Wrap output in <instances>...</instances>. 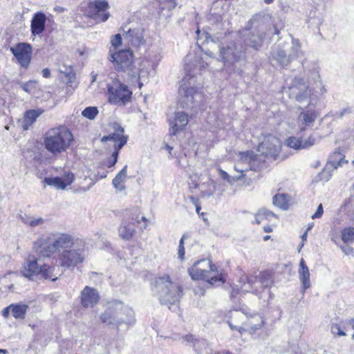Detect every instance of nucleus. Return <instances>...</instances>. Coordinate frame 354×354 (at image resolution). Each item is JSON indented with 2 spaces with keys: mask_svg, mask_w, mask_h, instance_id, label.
Returning a JSON list of instances; mask_svg holds the SVG:
<instances>
[{
  "mask_svg": "<svg viewBox=\"0 0 354 354\" xmlns=\"http://www.w3.org/2000/svg\"><path fill=\"white\" fill-rule=\"evenodd\" d=\"M215 354H233V353H232L227 351H222L217 352Z\"/></svg>",
  "mask_w": 354,
  "mask_h": 354,
  "instance_id": "60",
  "label": "nucleus"
},
{
  "mask_svg": "<svg viewBox=\"0 0 354 354\" xmlns=\"http://www.w3.org/2000/svg\"><path fill=\"white\" fill-rule=\"evenodd\" d=\"M75 245L74 238L67 233L50 234L43 236L33 243L35 252L41 257L54 258L57 254L59 266L75 268L84 261L82 250H71Z\"/></svg>",
  "mask_w": 354,
  "mask_h": 354,
  "instance_id": "1",
  "label": "nucleus"
},
{
  "mask_svg": "<svg viewBox=\"0 0 354 354\" xmlns=\"http://www.w3.org/2000/svg\"><path fill=\"white\" fill-rule=\"evenodd\" d=\"M115 308L112 332L116 330L118 337L122 336L129 327L136 323L135 313L132 308L112 301V308Z\"/></svg>",
  "mask_w": 354,
  "mask_h": 354,
  "instance_id": "7",
  "label": "nucleus"
},
{
  "mask_svg": "<svg viewBox=\"0 0 354 354\" xmlns=\"http://www.w3.org/2000/svg\"><path fill=\"white\" fill-rule=\"evenodd\" d=\"M239 290L238 289L233 288L231 292V298L234 299L236 295L239 294Z\"/></svg>",
  "mask_w": 354,
  "mask_h": 354,
  "instance_id": "58",
  "label": "nucleus"
},
{
  "mask_svg": "<svg viewBox=\"0 0 354 354\" xmlns=\"http://www.w3.org/2000/svg\"><path fill=\"white\" fill-rule=\"evenodd\" d=\"M238 157L234 165V169L240 172L241 175H244L243 173L249 170H259L265 164V159L262 156L257 154L252 151L240 152Z\"/></svg>",
  "mask_w": 354,
  "mask_h": 354,
  "instance_id": "10",
  "label": "nucleus"
},
{
  "mask_svg": "<svg viewBox=\"0 0 354 354\" xmlns=\"http://www.w3.org/2000/svg\"><path fill=\"white\" fill-rule=\"evenodd\" d=\"M307 232H306L301 236V239H302V241H304L305 240H306V236H307Z\"/></svg>",
  "mask_w": 354,
  "mask_h": 354,
  "instance_id": "64",
  "label": "nucleus"
},
{
  "mask_svg": "<svg viewBox=\"0 0 354 354\" xmlns=\"http://www.w3.org/2000/svg\"><path fill=\"white\" fill-rule=\"evenodd\" d=\"M344 160L342 155L339 152H335L330 157L328 164L336 169L337 167L341 166Z\"/></svg>",
  "mask_w": 354,
  "mask_h": 354,
  "instance_id": "42",
  "label": "nucleus"
},
{
  "mask_svg": "<svg viewBox=\"0 0 354 354\" xmlns=\"http://www.w3.org/2000/svg\"><path fill=\"white\" fill-rule=\"evenodd\" d=\"M353 246L354 245H351V243H344V245L342 246L341 249L344 253L348 254L353 252Z\"/></svg>",
  "mask_w": 354,
  "mask_h": 354,
  "instance_id": "53",
  "label": "nucleus"
},
{
  "mask_svg": "<svg viewBox=\"0 0 354 354\" xmlns=\"http://www.w3.org/2000/svg\"><path fill=\"white\" fill-rule=\"evenodd\" d=\"M100 320L102 324H109L111 322V315L109 312H106L101 315Z\"/></svg>",
  "mask_w": 354,
  "mask_h": 354,
  "instance_id": "52",
  "label": "nucleus"
},
{
  "mask_svg": "<svg viewBox=\"0 0 354 354\" xmlns=\"http://www.w3.org/2000/svg\"><path fill=\"white\" fill-rule=\"evenodd\" d=\"M286 145L294 149L299 150L302 149V139L296 137H289L285 141Z\"/></svg>",
  "mask_w": 354,
  "mask_h": 354,
  "instance_id": "40",
  "label": "nucleus"
},
{
  "mask_svg": "<svg viewBox=\"0 0 354 354\" xmlns=\"http://www.w3.org/2000/svg\"><path fill=\"white\" fill-rule=\"evenodd\" d=\"M186 239V236L184 234L182 236L180 241H179V245H178V257L183 260L185 257V247H184V240Z\"/></svg>",
  "mask_w": 354,
  "mask_h": 354,
  "instance_id": "47",
  "label": "nucleus"
},
{
  "mask_svg": "<svg viewBox=\"0 0 354 354\" xmlns=\"http://www.w3.org/2000/svg\"><path fill=\"white\" fill-rule=\"evenodd\" d=\"M120 31L122 32L124 41L127 45L139 46L144 44L143 31L138 23L128 21L121 26Z\"/></svg>",
  "mask_w": 354,
  "mask_h": 354,
  "instance_id": "11",
  "label": "nucleus"
},
{
  "mask_svg": "<svg viewBox=\"0 0 354 354\" xmlns=\"http://www.w3.org/2000/svg\"><path fill=\"white\" fill-rule=\"evenodd\" d=\"M281 149V142L275 136L268 135L264 140L259 144L258 151L261 153L263 158L265 157L275 158L278 156Z\"/></svg>",
  "mask_w": 354,
  "mask_h": 354,
  "instance_id": "15",
  "label": "nucleus"
},
{
  "mask_svg": "<svg viewBox=\"0 0 354 354\" xmlns=\"http://www.w3.org/2000/svg\"><path fill=\"white\" fill-rule=\"evenodd\" d=\"M274 216V213L266 209H261L258 211L255 216V221L257 224H260L263 219H268L270 216Z\"/></svg>",
  "mask_w": 354,
  "mask_h": 354,
  "instance_id": "41",
  "label": "nucleus"
},
{
  "mask_svg": "<svg viewBox=\"0 0 354 354\" xmlns=\"http://www.w3.org/2000/svg\"><path fill=\"white\" fill-rule=\"evenodd\" d=\"M41 113V111L39 110L31 109L26 111L24 114V129L26 130L28 129V128L36 121Z\"/></svg>",
  "mask_w": 354,
  "mask_h": 354,
  "instance_id": "35",
  "label": "nucleus"
},
{
  "mask_svg": "<svg viewBox=\"0 0 354 354\" xmlns=\"http://www.w3.org/2000/svg\"><path fill=\"white\" fill-rule=\"evenodd\" d=\"M201 209V207L198 204L196 205V211L197 214L200 213Z\"/></svg>",
  "mask_w": 354,
  "mask_h": 354,
  "instance_id": "63",
  "label": "nucleus"
},
{
  "mask_svg": "<svg viewBox=\"0 0 354 354\" xmlns=\"http://www.w3.org/2000/svg\"><path fill=\"white\" fill-rule=\"evenodd\" d=\"M264 324L263 317L259 315L255 314L250 317L246 316L245 322L244 324L243 331H248L251 334L254 333L257 330H259Z\"/></svg>",
  "mask_w": 354,
  "mask_h": 354,
  "instance_id": "24",
  "label": "nucleus"
},
{
  "mask_svg": "<svg viewBox=\"0 0 354 354\" xmlns=\"http://www.w3.org/2000/svg\"><path fill=\"white\" fill-rule=\"evenodd\" d=\"M288 95L290 98L294 99L299 103L306 102L310 104L309 100L311 95V90L308 86L301 78H295L288 87Z\"/></svg>",
  "mask_w": 354,
  "mask_h": 354,
  "instance_id": "13",
  "label": "nucleus"
},
{
  "mask_svg": "<svg viewBox=\"0 0 354 354\" xmlns=\"http://www.w3.org/2000/svg\"><path fill=\"white\" fill-rule=\"evenodd\" d=\"M272 58L281 67L288 66L292 62L286 49L279 45L273 48Z\"/></svg>",
  "mask_w": 354,
  "mask_h": 354,
  "instance_id": "25",
  "label": "nucleus"
},
{
  "mask_svg": "<svg viewBox=\"0 0 354 354\" xmlns=\"http://www.w3.org/2000/svg\"><path fill=\"white\" fill-rule=\"evenodd\" d=\"M12 315L17 319H24L26 317L28 306L23 304H12Z\"/></svg>",
  "mask_w": 354,
  "mask_h": 354,
  "instance_id": "34",
  "label": "nucleus"
},
{
  "mask_svg": "<svg viewBox=\"0 0 354 354\" xmlns=\"http://www.w3.org/2000/svg\"><path fill=\"white\" fill-rule=\"evenodd\" d=\"M64 75L66 78V86L68 90L67 93L72 94L78 85V82L76 81V74L75 72L71 71L65 72Z\"/></svg>",
  "mask_w": 354,
  "mask_h": 354,
  "instance_id": "36",
  "label": "nucleus"
},
{
  "mask_svg": "<svg viewBox=\"0 0 354 354\" xmlns=\"http://www.w3.org/2000/svg\"><path fill=\"white\" fill-rule=\"evenodd\" d=\"M127 165H124L123 168L117 174L112 180V185L116 189V192H124L126 189L125 182L127 179Z\"/></svg>",
  "mask_w": 354,
  "mask_h": 354,
  "instance_id": "28",
  "label": "nucleus"
},
{
  "mask_svg": "<svg viewBox=\"0 0 354 354\" xmlns=\"http://www.w3.org/2000/svg\"><path fill=\"white\" fill-rule=\"evenodd\" d=\"M109 8L107 0H86L80 4V10L84 17L98 24L109 18Z\"/></svg>",
  "mask_w": 354,
  "mask_h": 354,
  "instance_id": "9",
  "label": "nucleus"
},
{
  "mask_svg": "<svg viewBox=\"0 0 354 354\" xmlns=\"http://www.w3.org/2000/svg\"><path fill=\"white\" fill-rule=\"evenodd\" d=\"M207 66V63L199 55H195L194 57L189 55L186 57L185 69L187 73L182 80L179 88V103L183 108L192 109L196 108L201 102L202 93L198 91L201 84H196V75Z\"/></svg>",
  "mask_w": 354,
  "mask_h": 354,
  "instance_id": "2",
  "label": "nucleus"
},
{
  "mask_svg": "<svg viewBox=\"0 0 354 354\" xmlns=\"http://www.w3.org/2000/svg\"><path fill=\"white\" fill-rule=\"evenodd\" d=\"M330 330H331V333L333 335H339V336H346V333H344L341 329V327L337 324H333L331 326Z\"/></svg>",
  "mask_w": 354,
  "mask_h": 354,
  "instance_id": "50",
  "label": "nucleus"
},
{
  "mask_svg": "<svg viewBox=\"0 0 354 354\" xmlns=\"http://www.w3.org/2000/svg\"><path fill=\"white\" fill-rule=\"evenodd\" d=\"M298 273L299 280L302 284L303 292H304L305 290L310 286V271L308 266L306 265L304 259L300 260Z\"/></svg>",
  "mask_w": 354,
  "mask_h": 354,
  "instance_id": "30",
  "label": "nucleus"
},
{
  "mask_svg": "<svg viewBox=\"0 0 354 354\" xmlns=\"http://www.w3.org/2000/svg\"><path fill=\"white\" fill-rule=\"evenodd\" d=\"M183 339L186 341L190 346H193L194 349L198 354L207 353V343L206 340L201 339H194L192 335H186L183 337Z\"/></svg>",
  "mask_w": 354,
  "mask_h": 354,
  "instance_id": "29",
  "label": "nucleus"
},
{
  "mask_svg": "<svg viewBox=\"0 0 354 354\" xmlns=\"http://www.w3.org/2000/svg\"><path fill=\"white\" fill-rule=\"evenodd\" d=\"M207 48H201L202 50L210 57H214L215 50H218V60L223 63L225 69L230 73L241 75L245 64L246 56L245 48L241 43L232 42L227 46L217 45L210 38L207 39Z\"/></svg>",
  "mask_w": 354,
  "mask_h": 354,
  "instance_id": "3",
  "label": "nucleus"
},
{
  "mask_svg": "<svg viewBox=\"0 0 354 354\" xmlns=\"http://www.w3.org/2000/svg\"><path fill=\"white\" fill-rule=\"evenodd\" d=\"M98 112L96 106H88L82 111V115L87 119L93 120L98 114Z\"/></svg>",
  "mask_w": 354,
  "mask_h": 354,
  "instance_id": "43",
  "label": "nucleus"
},
{
  "mask_svg": "<svg viewBox=\"0 0 354 354\" xmlns=\"http://www.w3.org/2000/svg\"><path fill=\"white\" fill-rule=\"evenodd\" d=\"M110 139H111V135L102 137L101 140H102V142H105V141H106L108 140H110Z\"/></svg>",
  "mask_w": 354,
  "mask_h": 354,
  "instance_id": "61",
  "label": "nucleus"
},
{
  "mask_svg": "<svg viewBox=\"0 0 354 354\" xmlns=\"http://www.w3.org/2000/svg\"><path fill=\"white\" fill-rule=\"evenodd\" d=\"M10 50L21 68H28L33 55V48L30 44L18 42L14 46L10 47Z\"/></svg>",
  "mask_w": 354,
  "mask_h": 354,
  "instance_id": "12",
  "label": "nucleus"
},
{
  "mask_svg": "<svg viewBox=\"0 0 354 354\" xmlns=\"http://www.w3.org/2000/svg\"><path fill=\"white\" fill-rule=\"evenodd\" d=\"M132 98V91L128 86L121 83L118 79L112 80V103L123 106L129 103Z\"/></svg>",
  "mask_w": 354,
  "mask_h": 354,
  "instance_id": "14",
  "label": "nucleus"
},
{
  "mask_svg": "<svg viewBox=\"0 0 354 354\" xmlns=\"http://www.w3.org/2000/svg\"><path fill=\"white\" fill-rule=\"evenodd\" d=\"M189 199L194 204H195V205L198 204L197 200L194 196H190Z\"/></svg>",
  "mask_w": 354,
  "mask_h": 354,
  "instance_id": "62",
  "label": "nucleus"
},
{
  "mask_svg": "<svg viewBox=\"0 0 354 354\" xmlns=\"http://www.w3.org/2000/svg\"><path fill=\"white\" fill-rule=\"evenodd\" d=\"M44 223V219L42 218H38L37 219H33L30 221L29 225L31 227H35L37 225H41Z\"/></svg>",
  "mask_w": 354,
  "mask_h": 354,
  "instance_id": "54",
  "label": "nucleus"
},
{
  "mask_svg": "<svg viewBox=\"0 0 354 354\" xmlns=\"http://www.w3.org/2000/svg\"><path fill=\"white\" fill-rule=\"evenodd\" d=\"M112 64L118 71L126 72L131 70L133 65V52L129 49H124L112 55Z\"/></svg>",
  "mask_w": 354,
  "mask_h": 354,
  "instance_id": "16",
  "label": "nucleus"
},
{
  "mask_svg": "<svg viewBox=\"0 0 354 354\" xmlns=\"http://www.w3.org/2000/svg\"><path fill=\"white\" fill-rule=\"evenodd\" d=\"M46 17L41 12H37L32 16L30 21V30L32 36L41 34L46 27Z\"/></svg>",
  "mask_w": 354,
  "mask_h": 354,
  "instance_id": "22",
  "label": "nucleus"
},
{
  "mask_svg": "<svg viewBox=\"0 0 354 354\" xmlns=\"http://www.w3.org/2000/svg\"><path fill=\"white\" fill-rule=\"evenodd\" d=\"M219 176L225 180H227L228 183H232L233 182H236L240 180L244 175H241L239 176H230L224 170L219 169H218Z\"/></svg>",
  "mask_w": 354,
  "mask_h": 354,
  "instance_id": "45",
  "label": "nucleus"
},
{
  "mask_svg": "<svg viewBox=\"0 0 354 354\" xmlns=\"http://www.w3.org/2000/svg\"><path fill=\"white\" fill-rule=\"evenodd\" d=\"M317 142V140L313 136L310 135L308 138L302 139L303 149H308L315 145Z\"/></svg>",
  "mask_w": 354,
  "mask_h": 354,
  "instance_id": "46",
  "label": "nucleus"
},
{
  "mask_svg": "<svg viewBox=\"0 0 354 354\" xmlns=\"http://www.w3.org/2000/svg\"><path fill=\"white\" fill-rule=\"evenodd\" d=\"M248 283L252 286L254 283H259L262 288H267L271 286L272 280L268 272H261L258 277H255L254 281L249 279Z\"/></svg>",
  "mask_w": 354,
  "mask_h": 354,
  "instance_id": "33",
  "label": "nucleus"
},
{
  "mask_svg": "<svg viewBox=\"0 0 354 354\" xmlns=\"http://www.w3.org/2000/svg\"><path fill=\"white\" fill-rule=\"evenodd\" d=\"M10 310L12 311V307H10V305H9L6 308H3V310H2V315L5 318H8L10 315Z\"/></svg>",
  "mask_w": 354,
  "mask_h": 354,
  "instance_id": "56",
  "label": "nucleus"
},
{
  "mask_svg": "<svg viewBox=\"0 0 354 354\" xmlns=\"http://www.w3.org/2000/svg\"><path fill=\"white\" fill-rule=\"evenodd\" d=\"M114 151L112 153V167H113L118 161V157L119 151L117 149H114Z\"/></svg>",
  "mask_w": 354,
  "mask_h": 354,
  "instance_id": "55",
  "label": "nucleus"
},
{
  "mask_svg": "<svg viewBox=\"0 0 354 354\" xmlns=\"http://www.w3.org/2000/svg\"><path fill=\"white\" fill-rule=\"evenodd\" d=\"M152 290L160 303L168 306L169 309L170 306L178 302L183 295L182 287L172 282L170 277L166 274L155 279Z\"/></svg>",
  "mask_w": 354,
  "mask_h": 354,
  "instance_id": "5",
  "label": "nucleus"
},
{
  "mask_svg": "<svg viewBox=\"0 0 354 354\" xmlns=\"http://www.w3.org/2000/svg\"><path fill=\"white\" fill-rule=\"evenodd\" d=\"M42 76L45 78H48L50 77V71L48 68H45L41 71Z\"/></svg>",
  "mask_w": 354,
  "mask_h": 354,
  "instance_id": "57",
  "label": "nucleus"
},
{
  "mask_svg": "<svg viewBox=\"0 0 354 354\" xmlns=\"http://www.w3.org/2000/svg\"><path fill=\"white\" fill-rule=\"evenodd\" d=\"M37 82L35 80H29L24 83L23 89L29 94H35L37 90Z\"/></svg>",
  "mask_w": 354,
  "mask_h": 354,
  "instance_id": "44",
  "label": "nucleus"
},
{
  "mask_svg": "<svg viewBox=\"0 0 354 354\" xmlns=\"http://www.w3.org/2000/svg\"><path fill=\"white\" fill-rule=\"evenodd\" d=\"M75 179L74 174L71 171L64 172L62 177H46L44 182L50 186H54L58 189H64L72 184Z\"/></svg>",
  "mask_w": 354,
  "mask_h": 354,
  "instance_id": "20",
  "label": "nucleus"
},
{
  "mask_svg": "<svg viewBox=\"0 0 354 354\" xmlns=\"http://www.w3.org/2000/svg\"><path fill=\"white\" fill-rule=\"evenodd\" d=\"M74 136L66 126L59 125L49 129L44 135L43 145L54 156L66 152L73 145Z\"/></svg>",
  "mask_w": 354,
  "mask_h": 354,
  "instance_id": "4",
  "label": "nucleus"
},
{
  "mask_svg": "<svg viewBox=\"0 0 354 354\" xmlns=\"http://www.w3.org/2000/svg\"><path fill=\"white\" fill-rule=\"evenodd\" d=\"M263 37L264 36L263 32H260L259 30H254V31L249 32L245 35L244 42L245 45L257 50L261 46Z\"/></svg>",
  "mask_w": 354,
  "mask_h": 354,
  "instance_id": "26",
  "label": "nucleus"
},
{
  "mask_svg": "<svg viewBox=\"0 0 354 354\" xmlns=\"http://www.w3.org/2000/svg\"><path fill=\"white\" fill-rule=\"evenodd\" d=\"M288 56L290 58L291 62L302 55L300 43L297 39H292L291 46L286 49Z\"/></svg>",
  "mask_w": 354,
  "mask_h": 354,
  "instance_id": "32",
  "label": "nucleus"
},
{
  "mask_svg": "<svg viewBox=\"0 0 354 354\" xmlns=\"http://www.w3.org/2000/svg\"><path fill=\"white\" fill-rule=\"evenodd\" d=\"M216 271V267L212 264L209 260L205 259L196 261L188 270V272L192 279H203L212 286L216 283H220L221 284L224 283L221 276L212 275V273Z\"/></svg>",
  "mask_w": 354,
  "mask_h": 354,
  "instance_id": "8",
  "label": "nucleus"
},
{
  "mask_svg": "<svg viewBox=\"0 0 354 354\" xmlns=\"http://www.w3.org/2000/svg\"><path fill=\"white\" fill-rule=\"evenodd\" d=\"M128 138L123 127L118 123H112V143L114 149L120 150L127 144Z\"/></svg>",
  "mask_w": 354,
  "mask_h": 354,
  "instance_id": "21",
  "label": "nucleus"
},
{
  "mask_svg": "<svg viewBox=\"0 0 354 354\" xmlns=\"http://www.w3.org/2000/svg\"><path fill=\"white\" fill-rule=\"evenodd\" d=\"M136 232L134 223H129L127 221L122 222L121 226L119 227V236L124 240H130Z\"/></svg>",
  "mask_w": 354,
  "mask_h": 354,
  "instance_id": "31",
  "label": "nucleus"
},
{
  "mask_svg": "<svg viewBox=\"0 0 354 354\" xmlns=\"http://www.w3.org/2000/svg\"><path fill=\"white\" fill-rule=\"evenodd\" d=\"M324 212L322 204H319L316 212L311 216L313 219L321 218Z\"/></svg>",
  "mask_w": 354,
  "mask_h": 354,
  "instance_id": "51",
  "label": "nucleus"
},
{
  "mask_svg": "<svg viewBox=\"0 0 354 354\" xmlns=\"http://www.w3.org/2000/svg\"><path fill=\"white\" fill-rule=\"evenodd\" d=\"M301 111L297 119L298 127L301 131L313 127L319 114L317 111L311 108H300Z\"/></svg>",
  "mask_w": 354,
  "mask_h": 354,
  "instance_id": "17",
  "label": "nucleus"
},
{
  "mask_svg": "<svg viewBox=\"0 0 354 354\" xmlns=\"http://www.w3.org/2000/svg\"><path fill=\"white\" fill-rule=\"evenodd\" d=\"M289 197L284 194H278L273 197V204L283 209L288 208Z\"/></svg>",
  "mask_w": 354,
  "mask_h": 354,
  "instance_id": "37",
  "label": "nucleus"
},
{
  "mask_svg": "<svg viewBox=\"0 0 354 354\" xmlns=\"http://www.w3.org/2000/svg\"><path fill=\"white\" fill-rule=\"evenodd\" d=\"M189 122L188 115L183 111L176 112L174 120H170V133L176 135L179 130H182Z\"/></svg>",
  "mask_w": 354,
  "mask_h": 354,
  "instance_id": "23",
  "label": "nucleus"
},
{
  "mask_svg": "<svg viewBox=\"0 0 354 354\" xmlns=\"http://www.w3.org/2000/svg\"><path fill=\"white\" fill-rule=\"evenodd\" d=\"M243 308H234L229 313L227 324L232 330H237L241 334L243 332L246 315L243 312Z\"/></svg>",
  "mask_w": 354,
  "mask_h": 354,
  "instance_id": "18",
  "label": "nucleus"
},
{
  "mask_svg": "<svg viewBox=\"0 0 354 354\" xmlns=\"http://www.w3.org/2000/svg\"><path fill=\"white\" fill-rule=\"evenodd\" d=\"M159 3V17L167 19L171 16V11L176 6V0H157Z\"/></svg>",
  "mask_w": 354,
  "mask_h": 354,
  "instance_id": "27",
  "label": "nucleus"
},
{
  "mask_svg": "<svg viewBox=\"0 0 354 354\" xmlns=\"http://www.w3.org/2000/svg\"><path fill=\"white\" fill-rule=\"evenodd\" d=\"M310 80L313 81L315 84L314 89H319L320 93H323L326 92V89L322 85V82L320 81V75L319 72L317 69H313L310 73V76L309 77Z\"/></svg>",
  "mask_w": 354,
  "mask_h": 354,
  "instance_id": "38",
  "label": "nucleus"
},
{
  "mask_svg": "<svg viewBox=\"0 0 354 354\" xmlns=\"http://www.w3.org/2000/svg\"><path fill=\"white\" fill-rule=\"evenodd\" d=\"M131 220H132V221H136V222H137L138 223H140L141 221H147V218H146V217H145V216H142V217H141V219H140V220H139V219H138V216H136V218H133V217H132V218H131Z\"/></svg>",
  "mask_w": 354,
  "mask_h": 354,
  "instance_id": "59",
  "label": "nucleus"
},
{
  "mask_svg": "<svg viewBox=\"0 0 354 354\" xmlns=\"http://www.w3.org/2000/svg\"><path fill=\"white\" fill-rule=\"evenodd\" d=\"M55 267L48 263L39 265L38 259L29 254L23 268V275L30 280L37 279L55 281L57 277L54 274Z\"/></svg>",
  "mask_w": 354,
  "mask_h": 354,
  "instance_id": "6",
  "label": "nucleus"
},
{
  "mask_svg": "<svg viewBox=\"0 0 354 354\" xmlns=\"http://www.w3.org/2000/svg\"><path fill=\"white\" fill-rule=\"evenodd\" d=\"M80 298L83 308H93L98 303L100 295L95 288L86 286L80 292Z\"/></svg>",
  "mask_w": 354,
  "mask_h": 354,
  "instance_id": "19",
  "label": "nucleus"
},
{
  "mask_svg": "<svg viewBox=\"0 0 354 354\" xmlns=\"http://www.w3.org/2000/svg\"><path fill=\"white\" fill-rule=\"evenodd\" d=\"M342 239L344 243L354 245V228L347 227L342 232Z\"/></svg>",
  "mask_w": 354,
  "mask_h": 354,
  "instance_id": "39",
  "label": "nucleus"
},
{
  "mask_svg": "<svg viewBox=\"0 0 354 354\" xmlns=\"http://www.w3.org/2000/svg\"><path fill=\"white\" fill-rule=\"evenodd\" d=\"M351 108L347 107L339 111H336L335 113L333 114V116L334 117V118L342 119L345 115L351 113Z\"/></svg>",
  "mask_w": 354,
  "mask_h": 354,
  "instance_id": "48",
  "label": "nucleus"
},
{
  "mask_svg": "<svg viewBox=\"0 0 354 354\" xmlns=\"http://www.w3.org/2000/svg\"><path fill=\"white\" fill-rule=\"evenodd\" d=\"M122 40H124L122 35L120 33L115 35L112 37V46L115 48L121 46L122 44Z\"/></svg>",
  "mask_w": 354,
  "mask_h": 354,
  "instance_id": "49",
  "label": "nucleus"
}]
</instances>
